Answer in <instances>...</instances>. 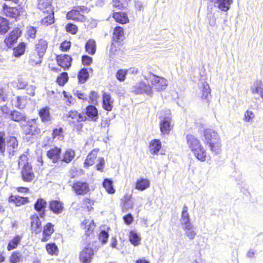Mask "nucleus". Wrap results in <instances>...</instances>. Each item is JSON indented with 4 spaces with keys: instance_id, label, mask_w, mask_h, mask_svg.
<instances>
[{
    "instance_id": "43",
    "label": "nucleus",
    "mask_w": 263,
    "mask_h": 263,
    "mask_svg": "<svg viewBox=\"0 0 263 263\" xmlns=\"http://www.w3.org/2000/svg\"><path fill=\"white\" fill-rule=\"evenodd\" d=\"M103 186L109 194H113L115 192L114 189L112 181L109 179H105L103 182Z\"/></svg>"
},
{
    "instance_id": "49",
    "label": "nucleus",
    "mask_w": 263,
    "mask_h": 263,
    "mask_svg": "<svg viewBox=\"0 0 263 263\" xmlns=\"http://www.w3.org/2000/svg\"><path fill=\"white\" fill-rule=\"evenodd\" d=\"M255 117V115L253 111L247 110L245 112L243 120L246 122L252 123Z\"/></svg>"
},
{
    "instance_id": "12",
    "label": "nucleus",
    "mask_w": 263,
    "mask_h": 263,
    "mask_svg": "<svg viewBox=\"0 0 263 263\" xmlns=\"http://www.w3.org/2000/svg\"><path fill=\"white\" fill-rule=\"evenodd\" d=\"M58 64L64 69L68 68L71 64L72 58L67 54H61L57 58Z\"/></svg>"
},
{
    "instance_id": "28",
    "label": "nucleus",
    "mask_w": 263,
    "mask_h": 263,
    "mask_svg": "<svg viewBox=\"0 0 263 263\" xmlns=\"http://www.w3.org/2000/svg\"><path fill=\"white\" fill-rule=\"evenodd\" d=\"M123 28L120 26H117L114 29L113 41L120 42L124 39Z\"/></svg>"
},
{
    "instance_id": "18",
    "label": "nucleus",
    "mask_w": 263,
    "mask_h": 263,
    "mask_svg": "<svg viewBox=\"0 0 263 263\" xmlns=\"http://www.w3.org/2000/svg\"><path fill=\"white\" fill-rule=\"evenodd\" d=\"M8 201L13 203L16 206H20L28 203L29 200L27 197H23L18 195H11L8 199Z\"/></svg>"
},
{
    "instance_id": "31",
    "label": "nucleus",
    "mask_w": 263,
    "mask_h": 263,
    "mask_svg": "<svg viewBox=\"0 0 263 263\" xmlns=\"http://www.w3.org/2000/svg\"><path fill=\"white\" fill-rule=\"evenodd\" d=\"M161 147V143L159 140H153L149 143V151L152 154H157Z\"/></svg>"
},
{
    "instance_id": "33",
    "label": "nucleus",
    "mask_w": 263,
    "mask_h": 263,
    "mask_svg": "<svg viewBox=\"0 0 263 263\" xmlns=\"http://www.w3.org/2000/svg\"><path fill=\"white\" fill-rule=\"evenodd\" d=\"M113 17L116 22L121 24H126L128 22V18L125 12H115L113 14Z\"/></svg>"
},
{
    "instance_id": "21",
    "label": "nucleus",
    "mask_w": 263,
    "mask_h": 263,
    "mask_svg": "<svg viewBox=\"0 0 263 263\" xmlns=\"http://www.w3.org/2000/svg\"><path fill=\"white\" fill-rule=\"evenodd\" d=\"M4 13L8 17L15 18L20 14L18 9L15 7H8L4 4L3 6Z\"/></svg>"
},
{
    "instance_id": "57",
    "label": "nucleus",
    "mask_w": 263,
    "mask_h": 263,
    "mask_svg": "<svg viewBox=\"0 0 263 263\" xmlns=\"http://www.w3.org/2000/svg\"><path fill=\"white\" fill-rule=\"evenodd\" d=\"M63 93L64 95V97L67 99V105H70L71 104H73L75 103V99L73 98L71 95L67 93L65 91L63 92Z\"/></svg>"
},
{
    "instance_id": "23",
    "label": "nucleus",
    "mask_w": 263,
    "mask_h": 263,
    "mask_svg": "<svg viewBox=\"0 0 263 263\" xmlns=\"http://www.w3.org/2000/svg\"><path fill=\"white\" fill-rule=\"evenodd\" d=\"M194 155L200 161H204L206 157V153L203 146L201 144L199 146L192 151Z\"/></svg>"
},
{
    "instance_id": "37",
    "label": "nucleus",
    "mask_w": 263,
    "mask_h": 263,
    "mask_svg": "<svg viewBox=\"0 0 263 263\" xmlns=\"http://www.w3.org/2000/svg\"><path fill=\"white\" fill-rule=\"evenodd\" d=\"M149 181L147 179H141L137 180L136 185V189L144 191L149 186Z\"/></svg>"
},
{
    "instance_id": "13",
    "label": "nucleus",
    "mask_w": 263,
    "mask_h": 263,
    "mask_svg": "<svg viewBox=\"0 0 263 263\" xmlns=\"http://www.w3.org/2000/svg\"><path fill=\"white\" fill-rule=\"evenodd\" d=\"M61 153V149L57 147L51 148L47 152V157L52 160L54 163H57L60 158V154Z\"/></svg>"
},
{
    "instance_id": "47",
    "label": "nucleus",
    "mask_w": 263,
    "mask_h": 263,
    "mask_svg": "<svg viewBox=\"0 0 263 263\" xmlns=\"http://www.w3.org/2000/svg\"><path fill=\"white\" fill-rule=\"evenodd\" d=\"M9 259L11 263H19L22 259V255L20 252L14 251L11 254Z\"/></svg>"
},
{
    "instance_id": "35",
    "label": "nucleus",
    "mask_w": 263,
    "mask_h": 263,
    "mask_svg": "<svg viewBox=\"0 0 263 263\" xmlns=\"http://www.w3.org/2000/svg\"><path fill=\"white\" fill-rule=\"evenodd\" d=\"M9 21L7 19L0 17V34H5L10 29Z\"/></svg>"
},
{
    "instance_id": "52",
    "label": "nucleus",
    "mask_w": 263,
    "mask_h": 263,
    "mask_svg": "<svg viewBox=\"0 0 263 263\" xmlns=\"http://www.w3.org/2000/svg\"><path fill=\"white\" fill-rule=\"evenodd\" d=\"M127 73V70L119 69L116 73V78L120 82L125 80L126 75Z\"/></svg>"
},
{
    "instance_id": "24",
    "label": "nucleus",
    "mask_w": 263,
    "mask_h": 263,
    "mask_svg": "<svg viewBox=\"0 0 263 263\" xmlns=\"http://www.w3.org/2000/svg\"><path fill=\"white\" fill-rule=\"evenodd\" d=\"M67 117L72 119L73 122H79L86 120V116L82 115L76 110H70L68 113Z\"/></svg>"
},
{
    "instance_id": "36",
    "label": "nucleus",
    "mask_w": 263,
    "mask_h": 263,
    "mask_svg": "<svg viewBox=\"0 0 263 263\" xmlns=\"http://www.w3.org/2000/svg\"><path fill=\"white\" fill-rule=\"evenodd\" d=\"M85 50L89 54H94L96 50V42L92 39L89 40L85 44Z\"/></svg>"
},
{
    "instance_id": "55",
    "label": "nucleus",
    "mask_w": 263,
    "mask_h": 263,
    "mask_svg": "<svg viewBox=\"0 0 263 263\" xmlns=\"http://www.w3.org/2000/svg\"><path fill=\"white\" fill-rule=\"evenodd\" d=\"M133 203L130 201V197L125 196L124 198V202L123 204V209L127 211L128 209L133 208Z\"/></svg>"
},
{
    "instance_id": "29",
    "label": "nucleus",
    "mask_w": 263,
    "mask_h": 263,
    "mask_svg": "<svg viewBox=\"0 0 263 263\" xmlns=\"http://www.w3.org/2000/svg\"><path fill=\"white\" fill-rule=\"evenodd\" d=\"M75 155L76 154L74 150L72 149L66 150L63 154L62 159L61 160V163L62 162L69 163L74 159Z\"/></svg>"
},
{
    "instance_id": "1",
    "label": "nucleus",
    "mask_w": 263,
    "mask_h": 263,
    "mask_svg": "<svg viewBox=\"0 0 263 263\" xmlns=\"http://www.w3.org/2000/svg\"><path fill=\"white\" fill-rule=\"evenodd\" d=\"M203 141L209 146L214 155L219 154L221 151V140L218 134L211 129H205L203 132Z\"/></svg>"
},
{
    "instance_id": "14",
    "label": "nucleus",
    "mask_w": 263,
    "mask_h": 263,
    "mask_svg": "<svg viewBox=\"0 0 263 263\" xmlns=\"http://www.w3.org/2000/svg\"><path fill=\"white\" fill-rule=\"evenodd\" d=\"M46 205V201L42 198L38 199L34 204V209L40 213L39 215L41 218H43L45 215Z\"/></svg>"
},
{
    "instance_id": "41",
    "label": "nucleus",
    "mask_w": 263,
    "mask_h": 263,
    "mask_svg": "<svg viewBox=\"0 0 263 263\" xmlns=\"http://www.w3.org/2000/svg\"><path fill=\"white\" fill-rule=\"evenodd\" d=\"M97 156V152L96 151H92L90 153L85 160L84 164L87 166L92 165L94 163L95 160L96 159Z\"/></svg>"
},
{
    "instance_id": "4",
    "label": "nucleus",
    "mask_w": 263,
    "mask_h": 263,
    "mask_svg": "<svg viewBox=\"0 0 263 263\" xmlns=\"http://www.w3.org/2000/svg\"><path fill=\"white\" fill-rule=\"evenodd\" d=\"M19 167L23 166L22 177L23 181L31 182L34 178V174L32 171V166L27 162V157L22 155L20 157L18 163Z\"/></svg>"
},
{
    "instance_id": "63",
    "label": "nucleus",
    "mask_w": 263,
    "mask_h": 263,
    "mask_svg": "<svg viewBox=\"0 0 263 263\" xmlns=\"http://www.w3.org/2000/svg\"><path fill=\"white\" fill-rule=\"evenodd\" d=\"M98 163L96 165L97 170L102 172L103 170V166L105 163V161L103 158H99L98 159Z\"/></svg>"
},
{
    "instance_id": "26",
    "label": "nucleus",
    "mask_w": 263,
    "mask_h": 263,
    "mask_svg": "<svg viewBox=\"0 0 263 263\" xmlns=\"http://www.w3.org/2000/svg\"><path fill=\"white\" fill-rule=\"evenodd\" d=\"M85 114L93 121L98 119V112L97 108L93 105H89L86 108Z\"/></svg>"
},
{
    "instance_id": "30",
    "label": "nucleus",
    "mask_w": 263,
    "mask_h": 263,
    "mask_svg": "<svg viewBox=\"0 0 263 263\" xmlns=\"http://www.w3.org/2000/svg\"><path fill=\"white\" fill-rule=\"evenodd\" d=\"M47 48V42L46 41L41 39L35 45V50L36 53H39L41 55H44Z\"/></svg>"
},
{
    "instance_id": "58",
    "label": "nucleus",
    "mask_w": 263,
    "mask_h": 263,
    "mask_svg": "<svg viewBox=\"0 0 263 263\" xmlns=\"http://www.w3.org/2000/svg\"><path fill=\"white\" fill-rule=\"evenodd\" d=\"M92 62V58L90 57L84 55L82 57V64L85 66H88L91 64Z\"/></svg>"
},
{
    "instance_id": "2",
    "label": "nucleus",
    "mask_w": 263,
    "mask_h": 263,
    "mask_svg": "<svg viewBox=\"0 0 263 263\" xmlns=\"http://www.w3.org/2000/svg\"><path fill=\"white\" fill-rule=\"evenodd\" d=\"M5 136L4 132H0V154L5 156L6 152L10 158L13 156L18 150V142L15 137H10L7 140L6 144Z\"/></svg>"
},
{
    "instance_id": "59",
    "label": "nucleus",
    "mask_w": 263,
    "mask_h": 263,
    "mask_svg": "<svg viewBox=\"0 0 263 263\" xmlns=\"http://www.w3.org/2000/svg\"><path fill=\"white\" fill-rule=\"evenodd\" d=\"M78 28L76 25L69 23L66 26V30L67 32L72 34H75L77 32Z\"/></svg>"
},
{
    "instance_id": "64",
    "label": "nucleus",
    "mask_w": 263,
    "mask_h": 263,
    "mask_svg": "<svg viewBox=\"0 0 263 263\" xmlns=\"http://www.w3.org/2000/svg\"><path fill=\"white\" fill-rule=\"evenodd\" d=\"M36 32V28L34 27H30L28 30V35L32 39H34L35 37Z\"/></svg>"
},
{
    "instance_id": "51",
    "label": "nucleus",
    "mask_w": 263,
    "mask_h": 263,
    "mask_svg": "<svg viewBox=\"0 0 263 263\" xmlns=\"http://www.w3.org/2000/svg\"><path fill=\"white\" fill-rule=\"evenodd\" d=\"M46 249L48 253L51 255L55 254L58 250L55 243H48L46 246Z\"/></svg>"
},
{
    "instance_id": "5",
    "label": "nucleus",
    "mask_w": 263,
    "mask_h": 263,
    "mask_svg": "<svg viewBox=\"0 0 263 263\" xmlns=\"http://www.w3.org/2000/svg\"><path fill=\"white\" fill-rule=\"evenodd\" d=\"M23 130L26 135L35 136L41 133V129L39 127L38 124L35 119L28 120L26 124L23 126Z\"/></svg>"
},
{
    "instance_id": "45",
    "label": "nucleus",
    "mask_w": 263,
    "mask_h": 263,
    "mask_svg": "<svg viewBox=\"0 0 263 263\" xmlns=\"http://www.w3.org/2000/svg\"><path fill=\"white\" fill-rule=\"evenodd\" d=\"M48 15L44 17L41 21L42 24L46 26L50 25L54 23V18L53 11L51 13H47Z\"/></svg>"
},
{
    "instance_id": "44",
    "label": "nucleus",
    "mask_w": 263,
    "mask_h": 263,
    "mask_svg": "<svg viewBox=\"0 0 263 263\" xmlns=\"http://www.w3.org/2000/svg\"><path fill=\"white\" fill-rule=\"evenodd\" d=\"M22 239V237L17 235L15 236L12 240H11L8 244L7 246V250L8 251H11L14 249H15L18 244L20 243L21 240Z\"/></svg>"
},
{
    "instance_id": "17",
    "label": "nucleus",
    "mask_w": 263,
    "mask_h": 263,
    "mask_svg": "<svg viewBox=\"0 0 263 263\" xmlns=\"http://www.w3.org/2000/svg\"><path fill=\"white\" fill-rule=\"evenodd\" d=\"M49 209L53 213L59 214L63 212L64 205L60 201L52 200L49 202Z\"/></svg>"
},
{
    "instance_id": "50",
    "label": "nucleus",
    "mask_w": 263,
    "mask_h": 263,
    "mask_svg": "<svg viewBox=\"0 0 263 263\" xmlns=\"http://www.w3.org/2000/svg\"><path fill=\"white\" fill-rule=\"evenodd\" d=\"M68 74L67 72H62L57 79V83L61 86L64 85L68 81Z\"/></svg>"
},
{
    "instance_id": "48",
    "label": "nucleus",
    "mask_w": 263,
    "mask_h": 263,
    "mask_svg": "<svg viewBox=\"0 0 263 263\" xmlns=\"http://www.w3.org/2000/svg\"><path fill=\"white\" fill-rule=\"evenodd\" d=\"M193 226H189L187 228H183V230L185 231V235L190 239H193L196 233L193 230Z\"/></svg>"
},
{
    "instance_id": "3",
    "label": "nucleus",
    "mask_w": 263,
    "mask_h": 263,
    "mask_svg": "<svg viewBox=\"0 0 263 263\" xmlns=\"http://www.w3.org/2000/svg\"><path fill=\"white\" fill-rule=\"evenodd\" d=\"M142 75L143 78L151 83L152 88H154L158 91L165 89L167 86V82L165 79L151 72H145Z\"/></svg>"
},
{
    "instance_id": "42",
    "label": "nucleus",
    "mask_w": 263,
    "mask_h": 263,
    "mask_svg": "<svg viewBox=\"0 0 263 263\" xmlns=\"http://www.w3.org/2000/svg\"><path fill=\"white\" fill-rule=\"evenodd\" d=\"M129 241L135 246H138L141 240L140 237L134 231H131L129 236Z\"/></svg>"
},
{
    "instance_id": "32",
    "label": "nucleus",
    "mask_w": 263,
    "mask_h": 263,
    "mask_svg": "<svg viewBox=\"0 0 263 263\" xmlns=\"http://www.w3.org/2000/svg\"><path fill=\"white\" fill-rule=\"evenodd\" d=\"M67 17L69 19L80 22H84L85 20V16L82 14L73 10L67 13Z\"/></svg>"
},
{
    "instance_id": "61",
    "label": "nucleus",
    "mask_w": 263,
    "mask_h": 263,
    "mask_svg": "<svg viewBox=\"0 0 263 263\" xmlns=\"http://www.w3.org/2000/svg\"><path fill=\"white\" fill-rule=\"evenodd\" d=\"M70 42L65 41L61 43L60 48L62 51H67L70 48Z\"/></svg>"
},
{
    "instance_id": "6",
    "label": "nucleus",
    "mask_w": 263,
    "mask_h": 263,
    "mask_svg": "<svg viewBox=\"0 0 263 263\" xmlns=\"http://www.w3.org/2000/svg\"><path fill=\"white\" fill-rule=\"evenodd\" d=\"M94 251L90 245L84 247L80 252L79 259L82 263H90L93 258Z\"/></svg>"
},
{
    "instance_id": "53",
    "label": "nucleus",
    "mask_w": 263,
    "mask_h": 263,
    "mask_svg": "<svg viewBox=\"0 0 263 263\" xmlns=\"http://www.w3.org/2000/svg\"><path fill=\"white\" fill-rule=\"evenodd\" d=\"M207 17L209 20V25L212 27L215 26L216 24V17L215 16V14L212 12H209L208 13Z\"/></svg>"
},
{
    "instance_id": "22",
    "label": "nucleus",
    "mask_w": 263,
    "mask_h": 263,
    "mask_svg": "<svg viewBox=\"0 0 263 263\" xmlns=\"http://www.w3.org/2000/svg\"><path fill=\"white\" fill-rule=\"evenodd\" d=\"M52 0H39L38 8L44 13H51V2Z\"/></svg>"
},
{
    "instance_id": "39",
    "label": "nucleus",
    "mask_w": 263,
    "mask_h": 263,
    "mask_svg": "<svg viewBox=\"0 0 263 263\" xmlns=\"http://www.w3.org/2000/svg\"><path fill=\"white\" fill-rule=\"evenodd\" d=\"M26 44L22 42L15 48L13 49V55L15 57H19L23 55L25 51Z\"/></svg>"
},
{
    "instance_id": "20",
    "label": "nucleus",
    "mask_w": 263,
    "mask_h": 263,
    "mask_svg": "<svg viewBox=\"0 0 263 263\" xmlns=\"http://www.w3.org/2000/svg\"><path fill=\"white\" fill-rule=\"evenodd\" d=\"M186 140L188 147L192 151L201 145L200 141L194 136L188 134L186 136Z\"/></svg>"
},
{
    "instance_id": "19",
    "label": "nucleus",
    "mask_w": 263,
    "mask_h": 263,
    "mask_svg": "<svg viewBox=\"0 0 263 263\" xmlns=\"http://www.w3.org/2000/svg\"><path fill=\"white\" fill-rule=\"evenodd\" d=\"M9 118L10 120L15 122L24 121L26 120V114L16 110L10 111Z\"/></svg>"
},
{
    "instance_id": "40",
    "label": "nucleus",
    "mask_w": 263,
    "mask_h": 263,
    "mask_svg": "<svg viewBox=\"0 0 263 263\" xmlns=\"http://www.w3.org/2000/svg\"><path fill=\"white\" fill-rule=\"evenodd\" d=\"M27 103V99L26 97L18 96L16 97V103L14 104V106L18 109H23L25 107Z\"/></svg>"
},
{
    "instance_id": "62",
    "label": "nucleus",
    "mask_w": 263,
    "mask_h": 263,
    "mask_svg": "<svg viewBox=\"0 0 263 263\" xmlns=\"http://www.w3.org/2000/svg\"><path fill=\"white\" fill-rule=\"evenodd\" d=\"M124 4L122 0H112L113 6L118 8L119 9H122L124 7Z\"/></svg>"
},
{
    "instance_id": "15",
    "label": "nucleus",
    "mask_w": 263,
    "mask_h": 263,
    "mask_svg": "<svg viewBox=\"0 0 263 263\" xmlns=\"http://www.w3.org/2000/svg\"><path fill=\"white\" fill-rule=\"evenodd\" d=\"M32 230L35 234H38L41 231V221L36 214L32 215L30 217Z\"/></svg>"
},
{
    "instance_id": "11",
    "label": "nucleus",
    "mask_w": 263,
    "mask_h": 263,
    "mask_svg": "<svg viewBox=\"0 0 263 263\" xmlns=\"http://www.w3.org/2000/svg\"><path fill=\"white\" fill-rule=\"evenodd\" d=\"M21 31L18 28L15 29L13 30L9 36L5 39V43L7 46L10 48L13 43H15L18 37L21 35Z\"/></svg>"
},
{
    "instance_id": "27",
    "label": "nucleus",
    "mask_w": 263,
    "mask_h": 263,
    "mask_svg": "<svg viewBox=\"0 0 263 263\" xmlns=\"http://www.w3.org/2000/svg\"><path fill=\"white\" fill-rule=\"evenodd\" d=\"M43 55L36 53L35 50L32 52L29 57V63L32 66L39 65L42 63Z\"/></svg>"
},
{
    "instance_id": "54",
    "label": "nucleus",
    "mask_w": 263,
    "mask_h": 263,
    "mask_svg": "<svg viewBox=\"0 0 263 263\" xmlns=\"http://www.w3.org/2000/svg\"><path fill=\"white\" fill-rule=\"evenodd\" d=\"M109 235L105 230H102L99 234V240L103 244L107 242Z\"/></svg>"
},
{
    "instance_id": "46",
    "label": "nucleus",
    "mask_w": 263,
    "mask_h": 263,
    "mask_svg": "<svg viewBox=\"0 0 263 263\" xmlns=\"http://www.w3.org/2000/svg\"><path fill=\"white\" fill-rule=\"evenodd\" d=\"M211 89L209 84L204 82L202 84V90L201 98L202 99H208L209 97L210 96Z\"/></svg>"
},
{
    "instance_id": "25",
    "label": "nucleus",
    "mask_w": 263,
    "mask_h": 263,
    "mask_svg": "<svg viewBox=\"0 0 263 263\" xmlns=\"http://www.w3.org/2000/svg\"><path fill=\"white\" fill-rule=\"evenodd\" d=\"M113 101L109 93L104 92L103 95V106L104 109L110 111L112 108Z\"/></svg>"
},
{
    "instance_id": "16",
    "label": "nucleus",
    "mask_w": 263,
    "mask_h": 263,
    "mask_svg": "<svg viewBox=\"0 0 263 263\" xmlns=\"http://www.w3.org/2000/svg\"><path fill=\"white\" fill-rule=\"evenodd\" d=\"M53 225L48 222L44 226L43 231V237L41 239L42 242H46L49 240L51 234L54 232Z\"/></svg>"
},
{
    "instance_id": "60",
    "label": "nucleus",
    "mask_w": 263,
    "mask_h": 263,
    "mask_svg": "<svg viewBox=\"0 0 263 263\" xmlns=\"http://www.w3.org/2000/svg\"><path fill=\"white\" fill-rule=\"evenodd\" d=\"M180 222L182 226V228H187L189 226H193L191 222L190 218H180Z\"/></svg>"
},
{
    "instance_id": "38",
    "label": "nucleus",
    "mask_w": 263,
    "mask_h": 263,
    "mask_svg": "<svg viewBox=\"0 0 263 263\" xmlns=\"http://www.w3.org/2000/svg\"><path fill=\"white\" fill-rule=\"evenodd\" d=\"M78 78L80 83H84L89 78L87 69L86 68L81 69L78 74Z\"/></svg>"
},
{
    "instance_id": "9",
    "label": "nucleus",
    "mask_w": 263,
    "mask_h": 263,
    "mask_svg": "<svg viewBox=\"0 0 263 263\" xmlns=\"http://www.w3.org/2000/svg\"><path fill=\"white\" fill-rule=\"evenodd\" d=\"M72 188L77 195H84L89 191L88 184L86 182L78 181L73 183Z\"/></svg>"
},
{
    "instance_id": "7",
    "label": "nucleus",
    "mask_w": 263,
    "mask_h": 263,
    "mask_svg": "<svg viewBox=\"0 0 263 263\" xmlns=\"http://www.w3.org/2000/svg\"><path fill=\"white\" fill-rule=\"evenodd\" d=\"M133 91L136 93H145L147 95H151L153 92L151 86L143 81L136 84Z\"/></svg>"
},
{
    "instance_id": "8",
    "label": "nucleus",
    "mask_w": 263,
    "mask_h": 263,
    "mask_svg": "<svg viewBox=\"0 0 263 263\" xmlns=\"http://www.w3.org/2000/svg\"><path fill=\"white\" fill-rule=\"evenodd\" d=\"M213 3L215 7L223 12H227L233 4V0H208Z\"/></svg>"
},
{
    "instance_id": "56",
    "label": "nucleus",
    "mask_w": 263,
    "mask_h": 263,
    "mask_svg": "<svg viewBox=\"0 0 263 263\" xmlns=\"http://www.w3.org/2000/svg\"><path fill=\"white\" fill-rule=\"evenodd\" d=\"M8 91L2 87H0V100L5 102L7 100L8 93Z\"/></svg>"
},
{
    "instance_id": "34",
    "label": "nucleus",
    "mask_w": 263,
    "mask_h": 263,
    "mask_svg": "<svg viewBox=\"0 0 263 263\" xmlns=\"http://www.w3.org/2000/svg\"><path fill=\"white\" fill-rule=\"evenodd\" d=\"M39 115L43 122H48L50 120L49 108L45 107L40 109Z\"/></svg>"
},
{
    "instance_id": "10",
    "label": "nucleus",
    "mask_w": 263,
    "mask_h": 263,
    "mask_svg": "<svg viewBox=\"0 0 263 263\" xmlns=\"http://www.w3.org/2000/svg\"><path fill=\"white\" fill-rule=\"evenodd\" d=\"M172 118L170 116L162 117L160 122V128L163 134H168L171 130Z\"/></svg>"
}]
</instances>
